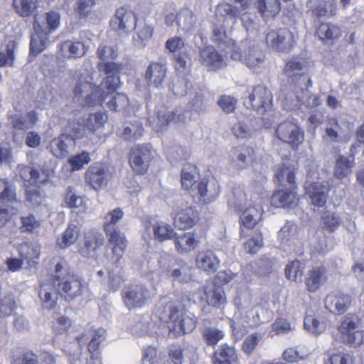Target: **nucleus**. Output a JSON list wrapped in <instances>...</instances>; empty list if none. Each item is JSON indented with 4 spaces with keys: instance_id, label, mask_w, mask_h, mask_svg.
Masks as SVG:
<instances>
[{
    "instance_id": "f257e3e1",
    "label": "nucleus",
    "mask_w": 364,
    "mask_h": 364,
    "mask_svg": "<svg viewBox=\"0 0 364 364\" xmlns=\"http://www.w3.org/2000/svg\"><path fill=\"white\" fill-rule=\"evenodd\" d=\"M97 68L100 73L105 76L101 82V87L93 84L90 73L84 70L79 73L74 89L75 97L80 99L85 96V105L88 107L102 105L105 100V90H107V93H110L119 87L122 63L115 61L99 62Z\"/></svg>"
},
{
    "instance_id": "f03ea898",
    "label": "nucleus",
    "mask_w": 364,
    "mask_h": 364,
    "mask_svg": "<svg viewBox=\"0 0 364 364\" xmlns=\"http://www.w3.org/2000/svg\"><path fill=\"white\" fill-rule=\"evenodd\" d=\"M159 314L160 318L168 323V335L171 337L190 333L196 327V317L188 314L179 301L166 302Z\"/></svg>"
},
{
    "instance_id": "7ed1b4c3",
    "label": "nucleus",
    "mask_w": 364,
    "mask_h": 364,
    "mask_svg": "<svg viewBox=\"0 0 364 364\" xmlns=\"http://www.w3.org/2000/svg\"><path fill=\"white\" fill-rule=\"evenodd\" d=\"M276 177L281 183L287 181L290 187L276 191L271 198L272 205L276 208H294L299 200L296 192L294 168L283 167L277 173Z\"/></svg>"
},
{
    "instance_id": "20e7f679",
    "label": "nucleus",
    "mask_w": 364,
    "mask_h": 364,
    "mask_svg": "<svg viewBox=\"0 0 364 364\" xmlns=\"http://www.w3.org/2000/svg\"><path fill=\"white\" fill-rule=\"evenodd\" d=\"M229 44L232 47L230 54L232 60L242 62L255 71H258L264 65L265 53L255 42L246 40L238 45L232 41H229Z\"/></svg>"
},
{
    "instance_id": "39448f33",
    "label": "nucleus",
    "mask_w": 364,
    "mask_h": 364,
    "mask_svg": "<svg viewBox=\"0 0 364 364\" xmlns=\"http://www.w3.org/2000/svg\"><path fill=\"white\" fill-rule=\"evenodd\" d=\"M53 282L59 294L66 300H72L80 296L84 288L80 277L71 273L65 265L60 263L55 265Z\"/></svg>"
},
{
    "instance_id": "423d86ee",
    "label": "nucleus",
    "mask_w": 364,
    "mask_h": 364,
    "mask_svg": "<svg viewBox=\"0 0 364 364\" xmlns=\"http://www.w3.org/2000/svg\"><path fill=\"white\" fill-rule=\"evenodd\" d=\"M297 37L287 28L274 29L266 35V43L273 51L288 53L296 44Z\"/></svg>"
},
{
    "instance_id": "0eeeda50",
    "label": "nucleus",
    "mask_w": 364,
    "mask_h": 364,
    "mask_svg": "<svg viewBox=\"0 0 364 364\" xmlns=\"http://www.w3.org/2000/svg\"><path fill=\"white\" fill-rule=\"evenodd\" d=\"M84 178L87 185L98 191L107 186L112 178V173L107 165L96 162L86 170Z\"/></svg>"
},
{
    "instance_id": "6e6552de",
    "label": "nucleus",
    "mask_w": 364,
    "mask_h": 364,
    "mask_svg": "<svg viewBox=\"0 0 364 364\" xmlns=\"http://www.w3.org/2000/svg\"><path fill=\"white\" fill-rule=\"evenodd\" d=\"M124 305L129 309L141 308L151 301V293L143 284H133L122 291Z\"/></svg>"
},
{
    "instance_id": "1a4fd4ad",
    "label": "nucleus",
    "mask_w": 364,
    "mask_h": 364,
    "mask_svg": "<svg viewBox=\"0 0 364 364\" xmlns=\"http://www.w3.org/2000/svg\"><path fill=\"white\" fill-rule=\"evenodd\" d=\"M271 92L264 86L257 85L252 89L244 104L248 109H252L263 114L272 107Z\"/></svg>"
},
{
    "instance_id": "9d476101",
    "label": "nucleus",
    "mask_w": 364,
    "mask_h": 364,
    "mask_svg": "<svg viewBox=\"0 0 364 364\" xmlns=\"http://www.w3.org/2000/svg\"><path fill=\"white\" fill-rule=\"evenodd\" d=\"M136 23L135 14L124 6L117 9L114 16L110 21L112 28L119 35H124L132 31L136 27Z\"/></svg>"
},
{
    "instance_id": "9b49d317",
    "label": "nucleus",
    "mask_w": 364,
    "mask_h": 364,
    "mask_svg": "<svg viewBox=\"0 0 364 364\" xmlns=\"http://www.w3.org/2000/svg\"><path fill=\"white\" fill-rule=\"evenodd\" d=\"M276 134L281 141L291 144L293 148L298 147L304 141V132L296 123L289 120L278 125Z\"/></svg>"
},
{
    "instance_id": "f8f14e48",
    "label": "nucleus",
    "mask_w": 364,
    "mask_h": 364,
    "mask_svg": "<svg viewBox=\"0 0 364 364\" xmlns=\"http://www.w3.org/2000/svg\"><path fill=\"white\" fill-rule=\"evenodd\" d=\"M177 259L167 252H155L148 261V268L150 272L167 278Z\"/></svg>"
},
{
    "instance_id": "ddd939ff",
    "label": "nucleus",
    "mask_w": 364,
    "mask_h": 364,
    "mask_svg": "<svg viewBox=\"0 0 364 364\" xmlns=\"http://www.w3.org/2000/svg\"><path fill=\"white\" fill-rule=\"evenodd\" d=\"M151 155L148 145H139L134 148L129 156V164L132 169L139 174L146 172Z\"/></svg>"
},
{
    "instance_id": "4468645a",
    "label": "nucleus",
    "mask_w": 364,
    "mask_h": 364,
    "mask_svg": "<svg viewBox=\"0 0 364 364\" xmlns=\"http://www.w3.org/2000/svg\"><path fill=\"white\" fill-rule=\"evenodd\" d=\"M328 278V270L324 266L312 267L304 277L306 290L311 293L316 292L326 283Z\"/></svg>"
},
{
    "instance_id": "2eb2a0df",
    "label": "nucleus",
    "mask_w": 364,
    "mask_h": 364,
    "mask_svg": "<svg viewBox=\"0 0 364 364\" xmlns=\"http://www.w3.org/2000/svg\"><path fill=\"white\" fill-rule=\"evenodd\" d=\"M199 60L210 70H217L226 66V58L220 54L213 46L200 49Z\"/></svg>"
},
{
    "instance_id": "dca6fc26",
    "label": "nucleus",
    "mask_w": 364,
    "mask_h": 364,
    "mask_svg": "<svg viewBox=\"0 0 364 364\" xmlns=\"http://www.w3.org/2000/svg\"><path fill=\"white\" fill-rule=\"evenodd\" d=\"M33 31L34 33L32 34L31 39L30 52L36 55L44 50L49 41V34L46 33L43 26H41L39 18L36 16H34Z\"/></svg>"
},
{
    "instance_id": "f3484780",
    "label": "nucleus",
    "mask_w": 364,
    "mask_h": 364,
    "mask_svg": "<svg viewBox=\"0 0 364 364\" xmlns=\"http://www.w3.org/2000/svg\"><path fill=\"white\" fill-rule=\"evenodd\" d=\"M350 304V298L341 292L328 294L324 299V306L330 312L342 314L347 311Z\"/></svg>"
},
{
    "instance_id": "a211bd4d",
    "label": "nucleus",
    "mask_w": 364,
    "mask_h": 364,
    "mask_svg": "<svg viewBox=\"0 0 364 364\" xmlns=\"http://www.w3.org/2000/svg\"><path fill=\"white\" fill-rule=\"evenodd\" d=\"M306 8L317 17H331L335 16L337 5L335 0H308Z\"/></svg>"
},
{
    "instance_id": "6ab92c4d",
    "label": "nucleus",
    "mask_w": 364,
    "mask_h": 364,
    "mask_svg": "<svg viewBox=\"0 0 364 364\" xmlns=\"http://www.w3.org/2000/svg\"><path fill=\"white\" fill-rule=\"evenodd\" d=\"M167 68L166 65L152 62L147 67L145 79L149 87H161L166 77Z\"/></svg>"
},
{
    "instance_id": "aec40b11",
    "label": "nucleus",
    "mask_w": 364,
    "mask_h": 364,
    "mask_svg": "<svg viewBox=\"0 0 364 364\" xmlns=\"http://www.w3.org/2000/svg\"><path fill=\"white\" fill-rule=\"evenodd\" d=\"M200 199L205 203H210L218 197L220 187L218 181L215 178L203 180L197 186Z\"/></svg>"
},
{
    "instance_id": "412c9836",
    "label": "nucleus",
    "mask_w": 364,
    "mask_h": 364,
    "mask_svg": "<svg viewBox=\"0 0 364 364\" xmlns=\"http://www.w3.org/2000/svg\"><path fill=\"white\" fill-rule=\"evenodd\" d=\"M254 149L246 146L232 148L229 153L232 165L237 168H245L252 160Z\"/></svg>"
},
{
    "instance_id": "4be33fe9",
    "label": "nucleus",
    "mask_w": 364,
    "mask_h": 364,
    "mask_svg": "<svg viewBox=\"0 0 364 364\" xmlns=\"http://www.w3.org/2000/svg\"><path fill=\"white\" fill-rule=\"evenodd\" d=\"M75 146V141L71 136L62 134L51 140L49 149L56 158L63 159L68 155L70 149Z\"/></svg>"
},
{
    "instance_id": "5701e85b",
    "label": "nucleus",
    "mask_w": 364,
    "mask_h": 364,
    "mask_svg": "<svg viewBox=\"0 0 364 364\" xmlns=\"http://www.w3.org/2000/svg\"><path fill=\"white\" fill-rule=\"evenodd\" d=\"M328 192V186L319 182L311 183L306 188V195L309 198L311 204L318 208L326 205Z\"/></svg>"
},
{
    "instance_id": "b1692460",
    "label": "nucleus",
    "mask_w": 364,
    "mask_h": 364,
    "mask_svg": "<svg viewBox=\"0 0 364 364\" xmlns=\"http://www.w3.org/2000/svg\"><path fill=\"white\" fill-rule=\"evenodd\" d=\"M157 122L154 129L157 132H162L171 122H182L185 120V116L182 113L169 110L166 107H161L156 111Z\"/></svg>"
},
{
    "instance_id": "393cba45",
    "label": "nucleus",
    "mask_w": 364,
    "mask_h": 364,
    "mask_svg": "<svg viewBox=\"0 0 364 364\" xmlns=\"http://www.w3.org/2000/svg\"><path fill=\"white\" fill-rule=\"evenodd\" d=\"M296 230L297 227L294 223L287 222L279 231L280 247L285 252H291L295 250Z\"/></svg>"
},
{
    "instance_id": "a878e982",
    "label": "nucleus",
    "mask_w": 364,
    "mask_h": 364,
    "mask_svg": "<svg viewBox=\"0 0 364 364\" xmlns=\"http://www.w3.org/2000/svg\"><path fill=\"white\" fill-rule=\"evenodd\" d=\"M109 243L112 246V253L118 262L123 257L127 245V240L119 229L105 231Z\"/></svg>"
},
{
    "instance_id": "bb28decb",
    "label": "nucleus",
    "mask_w": 364,
    "mask_h": 364,
    "mask_svg": "<svg viewBox=\"0 0 364 364\" xmlns=\"http://www.w3.org/2000/svg\"><path fill=\"white\" fill-rule=\"evenodd\" d=\"M193 270L187 262L177 259L167 278L181 284H187L193 280Z\"/></svg>"
},
{
    "instance_id": "cd10ccee",
    "label": "nucleus",
    "mask_w": 364,
    "mask_h": 364,
    "mask_svg": "<svg viewBox=\"0 0 364 364\" xmlns=\"http://www.w3.org/2000/svg\"><path fill=\"white\" fill-rule=\"evenodd\" d=\"M104 242V237L96 230H90L85 233L84 244L80 248L79 252L85 257L91 256Z\"/></svg>"
},
{
    "instance_id": "c85d7f7f",
    "label": "nucleus",
    "mask_w": 364,
    "mask_h": 364,
    "mask_svg": "<svg viewBox=\"0 0 364 364\" xmlns=\"http://www.w3.org/2000/svg\"><path fill=\"white\" fill-rule=\"evenodd\" d=\"M108 117L104 112L90 113L83 119V127L90 132L101 137V132L107 122Z\"/></svg>"
},
{
    "instance_id": "c756f323",
    "label": "nucleus",
    "mask_w": 364,
    "mask_h": 364,
    "mask_svg": "<svg viewBox=\"0 0 364 364\" xmlns=\"http://www.w3.org/2000/svg\"><path fill=\"white\" fill-rule=\"evenodd\" d=\"M58 48L60 55L66 58H82L86 54L89 48L83 42L70 40L63 42Z\"/></svg>"
},
{
    "instance_id": "7c9ffc66",
    "label": "nucleus",
    "mask_w": 364,
    "mask_h": 364,
    "mask_svg": "<svg viewBox=\"0 0 364 364\" xmlns=\"http://www.w3.org/2000/svg\"><path fill=\"white\" fill-rule=\"evenodd\" d=\"M306 67L307 62L306 60L297 57L292 58L287 62L284 68V73L289 77L291 78L292 82L294 81V77H296V76H299L300 77H302L304 80H307L306 87H311V80L303 75Z\"/></svg>"
},
{
    "instance_id": "2f4dec72",
    "label": "nucleus",
    "mask_w": 364,
    "mask_h": 364,
    "mask_svg": "<svg viewBox=\"0 0 364 364\" xmlns=\"http://www.w3.org/2000/svg\"><path fill=\"white\" fill-rule=\"evenodd\" d=\"M18 252L21 258L26 262L28 266L33 267L39 259L41 245L37 242H25L19 245Z\"/></svg>"
},
{
    "instance_id": "473e14b6",
    "label": "nucleus",
    "mask_w": 364,
    "mask_h": 364,
    "mask_svg": "<svg viewBox=\"0 0 364 364\" xmlns=\"http://www.w3.org/2000/svg\"><path fill=\"white\" fill-rule=\"evenodd\" d=\"M360 324V318L356 314H348L343 316L338 326L340 338L343 343L358 329Z\"/></svg>"
},
{
    "instance_id": "72a5a7b5",
    "label": "nucleus",
    "mask_w": 364,
    "mask_h": 364,
    "mask_svg": "<svg viewBox=\"0 0 364 364\" xmlns=\"http://www.w3.org/2000/svg\"><path fill=\"white\" fill-rule=\"evenodd\" d=\"M196 264L199 269L205 272L214 273L219 267L220 260L213 251L208 250L198 254Z\"/></svg>"
},
{
    "instance_id": "f704fd0d",
    "label": "nucleus",
    "mask_w": 364,
    "mask_h": 364,
    "mask_svg": "<svg viewBox=\"0 0 364 364\" xmlns=\"http://www.w3.org/2000/svg\"><path fill=\"white\" fill-rule=\"evenodd\" d=\"M198 220V214L192 207H186L178 212L174 217V224L180 229L193 227Z\"/></svg>"
},
{
    "instance_id": "c9c22d12",
    "label": "nucleus",
    "mask_w": 364,
    "mask_h": 364,
    "mask_svg": "<svg viewBox=\"0 0 364 364\" xmlns=\"http://www.w3.org/2000/svg\"><path fill=\"white\" fill-rule=\"evenodd\" d=\"M55 286L48 282L41 284L39 297L43 303V306L48 309H53L57 304L59 291L55 289Z\"/></svg>"
},
{
    "instance_id": "e433bc0d",
    "label": "nucleus",
    "mask_w": 364,
    "mask_h": 364,
    "mask_svg": "<svg viewBox=\"0 0 364 364\" xmlns=\"http://www.w3.org/2000/svg\"><path fill=\"white\" fill-rule=\"evenodd\" d=\"M237 355L234 347L223 344L215 352L213 356V364H236Z\"/></svg>"
},
{
    "instance_id": "4c0bfd02",
    "label": "nucleus",
    "mask_w": 364,
    "mask_h": 364,
    "mask_svg": "<svg viewBox=\"0 0 364 364\" xmlns=\"http://www.w3.org/2000/svg\"><path fill=\"white\" fill-rule=\"evenodd\" d=\"M146 230H152L154 238L159 241H164L173 239L176 237L172 226L165 222H156L153 224L149 223L146 226Z\"/></svg>"
},
{
    "instance_id": "58836bf2",
    "label": "nucleus",
    "mask_w": 364,
    "mask_h": 364,
    "mask_svg": "<svg viewBox=\"0 0 364 364\" xmlns=\"http://www.w3.org/2000/svg\"><path fill=\"white\" fill-rule=\"evenodd\" d=\"M0 202L7 205L18 203L16 186L7 179H0Z\"/></svg>"
},
{
    "instance_id": "ea45409f",
    "label": "nucleus",
    "mask_w": 364,
    "mask_h": 364,
    "mask_svg": "<svg viewBox=\"0 0 364 364\" xmlns=\"http://www.w3.org/2000/svg\"><path fill=\"white\" fill-rule=\"evenodd\" d=\"M80 228L75 224H68L67 228L62 234L61 237L57 240V244L61 249H66L74 244L80 235Z\"/></svg>"
},
{
    "instance_id": "a19ab883",
    "label": "nucleus",
    "mask_w": 364,
    "mask_h": 364,
    "mask_svg": "<svg viewBox=\"0 0 364 364\" xmlns=\"http://www.w3.org/2000/svg\"><path fill=\"white\" fill-rule=\"evenodd\" d=\"M134 29L136 30L137 38H134V41L138 46L145 47L147 43L152 38L154 28L148 25L145 21H137L136 26Z\"/></svg>"
},
{
    "instance_id": "79ce46f5",
    "label": "nucleus",
    "mask_w": 364,
    "mask_h": 364,
    "mask_svg": "<svg viewBox=\"0 0 364 364\" xmlns=\"http://www.w3.org/2000/svg\"><path fill=\"white\" fill-rule=\"evenodd\" d=\"M176 250L178 253L183 254L193 250L196 246V241L193 234L183 233L181 235L173 237Z\"/></svg>"
},
{
    "instance_id": "37998d69",
    "label": "nucleus",
    "mask_w": 364,
    "mask_h": 364,
    "mask_svg": "<svg viewBox=\"0 0 364 364\" xmlns=\"http://www.w3.org/2000/svg\"><path fill=\"white\" fill-rule=\"evenodd\" d=\"M204 293L207 303L212 306L219 308L227 302L225 291L220 287L205 289Z\"/></svg>"
},
{
    "instance_id": "c03bdc74",
    "label": "nucleus",
    "mask_w": 364,
    "mask_h": 364,
    "mask_svg": "<svg viewBox=\"0 0 364 364\" xmlns=\"http://www.w3.org/2000/svg\"><path fill=\"white\" fill-rule=\"evenodd\" d=\"M198 171L196 166L186 164L181 171V186L183 189L188 190L196 182Z\"/></svg>"
},
{
    "instance_id": "a18cd8bd",
    "label": "nucleus",
    "mask_w": 364,
    "mask_h": 364,
    "mask_svg": "<svg viewBox=\"0 0 364 364\" xmlns=\"http://www.w3.org/2000/svg\"><path fill=\"white\" fill-rule=\"evenodd\" d=\"M196 17L188 9H183L177 14L176 23L183 31L191 30L195 25Z\"/></svg>"
},
{
    "instance_id": "49530a36",
    "label": "nucleus",
    "mask_w": 364,
    "mask_h": 364,
    "mask_svg": "<svg viewBox=\"0 0 364 364\" xmlns=\"http://www.w3.org/2000/svg\"><path fill=\"white\" fill-rule=\"evenodd\" d=\"M13 6L20 16H30L37 9V0H14Z\"/></svg>"
},
{
    "instance_id": "de8ad7c7",
    "label": "nucleus",
    "mask_w": 364,
    "mask_h": 364,
    "mask_svg": "<svg viewBox=\"0 0 364 364\" xmlns=\"http://www.w3.org/2000/svg\"><path fill=\"white\" fill-rule=\"evenodd\" d=\"M257 4L259 11L264 18L273 17L280 11L279 0H257Z\"/></svg>"
},
{
    "instance_id": "09e8293b",
    "label": "nucleus",
    "mask_w": 364,
    "mask_h": 364,
    "mask_svg": "<svg viewBox=\"0 0 364 364\" xmlns=\"http://www.w3.org/2000/svg\"><path fill=\"white\" fill-rule=\"evenodd\" d=\"M353 166V159H350L342 155L339 156L336 161L334 174L338 178H343L348 176Z\"/></svg>"
},
{
    "instance_id": "8fccbe9b",
    "label": "nucleus",
    "mask_w": 364,
    "mask_h": 364,
    "mask_svg": "<svg viewBox=\"0 0 364 364\" xmlns=\"http://www.w3.org/2000/svg\"><path fill=\"white\" fill-rule=\"evenodd\" d=\"M316 33L322 41L333 40L340 36L341 29L336 25L330 23H322L318 26Z\"/></svg>"
},
{
    "instance_id": "3c124183",
    "label": "nucleus",
    "mask_w": 364,
    "mask_h": 364,
    "mask_svg": "<svg viewBox=\"0 0 364 364\" xmlns=\"http://www.w3.org/2000/svg\"><path fill=\"white\" fill-rule=\"evenodd\" d=\"M85 336L91 337L87 348L90 353L94 354L97 351L100 343L105 338V330L102 328L90 329L86 334L82 336V338Z\"/></svg>"
},
{
    "instance_id": "603ef678",
    "label": "nucleus",
    "mask_w": 364,
    "mask_h": 364,
    "mask_svg": "<svg viewBox=\"0 0 364 364\" xmlns=\"http://www.w3.org/2000/svg\"><path fill=\"white\" fill-rule=\"evenodd\" d=\"M261 215L260 209L250 207L243 211L240 219L244 226L247 228H252L260 220Z\"/></svg>"
},
{
    "instance_id": "864d4df0",
    "label": "nucleus",
    "mask_w": 364,
    "mask_h": 364,
    "mask_svg": "<svg viewBox=\"0 0 364 364\" xmlns=\"http://www.w3.org/2000/svg\"><path fill=\"white\" fill-rule=\"evenodd\" d=\"M96 55L100 62L114 61L118 55V50L115 46L100 44Z\"/></svg>"
},
{
    "instance_id": "5fc2aeb1",
    "label": "nucleus",
    "mask_w": 364,
    "mask_h": 364,
    "mask_svg": "<svg viewBox=\"0 0 364 364\" xmlns=\"http://www.w3.org/2000/svg\"><path fill=\"white\" fill-rule=\"evenodd\" d=\"M124 213L119 208H115L107 213L105 217L103 228L105 231L119 229L117 223L122 218Z\"/></svg>"
},
{
    "instance_id": "6e6d98bb",
    "label": "nucleus",
    "mask_w": 364,
    "mask_h": 364,
    "mask_svg": "<svg viewBox=\"0 0 364 364\" xmlns=\"http://www.w3.org/2000/svg\"><path fill=\"white\" fill-rule=\"evenodd\" d=\"M144 132L142 123L139 121L129 123L124 127L122 136L126 140H136L140 138Z\"/></svg>"
},
{
    "instance_id": "4d7b16f0",
    "label": "nucleus",
    "mask_w": 364,
    "mask_h": 364,
    "mask_svg": "<svg viewBox=\"0 0 364 364\" xmlns=\"http://www.w3.org/2000/svg\"><path fill=\"white\" fill-rule=\"evenodd\" d=\"M304 328L309 333L318 335L323 333L326 329V323L323 321H319L312 315H306L304 320Z\"/></svg>"
},
{
    "instance_id": "13d9d810",
    "label": "nucleus",
    "mask_w": 364,
    "mask_h": 364,
    "mask_svg": "<svg viewBox=\"0 0 364 364\" xmlns=\"http://www.w3.org/2000/svg\"><path fill=\"white\" fill-rule=\"evenodd\" d=\"M303 265L297 259L289 262L285 267L286 277L291 281L298 282L301 281L303 274Z\"/></svg>"
},
{
    "instance_id": "bf43d9fd",
    "label": "nucleus",
    "mask_w": 364,
    "mask_h": 364,
    "mask_svg": "<svg viewBox=\"0 0 364 364\" xmlns=\"http://www.w3.org/2000/svg\"><path fill=\"white\" fill-rule=\"evenodd\" d=\"M223 331L215 327L208 326L202 331L203 338L208 346H215L224 337Z\"/></svg>"
},
{
    "instance_id": "052dcab7",
    "label": "nucleus",
    "mask_w": 364,
    "mask_h": 364,
    "mask_svg": "<svg viewBox=\"0 0 364 364\" xmlns=\"http://www.w3.org/2000/svg\"><path fill=\"white\" fill-rule=\"evenodd\" d=\"M95 4V0H77L74 5V11L80 18H86L92 14Z\"/></svg>"
},
{
    "instance_id": "680f3d73",
    "label": "nucleus",
    "mask_w": 364,
    "mask_h": 364,
    "mask_svg": "<svg viewBox=\"0 0 364 364\" xmlns=\"http://www.w3.org/2000/svg\"><path fill=\"white\" fill-rule=\"evenodd\" d=\"M21 225L20 227L22 232H37L41 225V221L36 219L33 214L22 216L21 218Z\"/></svg>"
},
{
    "instance_id": "e2e57ef3",
    "label": "nucleus",
    "mask_w": 364,
    "mask_h": 364,
    "mask_svg": "<svg viewBox=\"0 0 364 364\" xmlns=\"http://www.w3.org/2000/svg\"><path fill=\"white\" fill-rule=\"evenodd\" d=\"M325 133L332 142L338 143L343 141L341 128L336 119H331L329 120Z\"/></svg>"
},
{
    "instance_id": "0e129e2a",
    "label": "nucleus",
    "mask_w": 364,
    "mask_h": 364,
    "mask_svg": "<svg viewBox=\"0 0 364 364\" xmlns=\"http://www.w3.org/2000/svg\"><path fill=\"white\" fill-rule=\"evenodd\" d=\"M129 105V99L123 93H116L106 103L107 107L112 111L120 112L124 110Z\"/></svg>"
},
{
    "instance_id": "69168bd1",
    "label": "nucleus",
    "mask_w": 364,
    "mask_h": 364,
    "mask_svg": "<svg viewBox=\"0 0 364 364\" xmlns=\"http://www.w3.org/2000/svg\"><path fill=\"white\" fill-rule=\"evenodd\" d=\"M46 23L43 22L40 23L43 26L46 33L50 34L55 31L60 24V15L55 11H50L46 13Z\"/></svg>"
},
{
    "instance_id": "338daca9",
    "label": "nucleus",
    "mask_w": 364,
    "mask_h": 364,
    "mask_svg": "<svg viewBox=\"0 0 364 364\" xmlns=\"http://www.w3.org/2000/svg\"><path fill=\"white\" fill-rule=\"evenodd\" d=\"M91 161L90 153L83 151L80 154H76L68 159V163L73 171H79L83 168L85 164Z\"/></svg>"
},
{
    "instance_id": "774afa93",
    "label": "nucleus",
    "mask_w": 364,
    "mask_h": 364,
    "mask_svg": "<svg viewBox=\"0 0 364 364\" xmlns=\"http://www.w3.org/2000/svg\"><path fill=\"white\" fill-rule=\"evenodd\" d=\"M322 222L326 229L333 232L341 225V220L337 213L326 212L322 216Z\"/></svg>"
}]
</instances>
